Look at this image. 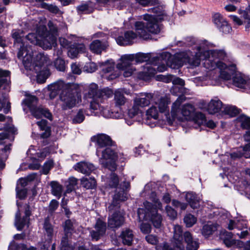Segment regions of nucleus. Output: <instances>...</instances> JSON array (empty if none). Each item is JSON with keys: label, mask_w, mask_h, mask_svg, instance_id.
I'll use <instances>...</instances> for the list:
<instances>
[{"label": "nucleus", "mask_w": 250, "mask_h": 250, "mask_svg": "<svg viewBox=\"0 0 250 250\" xmlns=\"http://www.w3.org/2000/svg\"><path fill=\"white\" fill-rule=\"evenodd\" d=\"M44 229L48 237V241H50L53 232V229L52 225L48 223L47 220H45L44 222Z\"/></svg>", "instance_id": "nucleus-55"}, {"label": "nucleus", "mask_w": 250, "mask_h": 250, "mask_svg": "<svg viewBox=\"0 0 250 250\" xmlns=\"http://www.w3.org/2000/svg\"><path fill=\"white\" fill-rule=\"evenodd\" d=\"M53 166V162L52 160H49L43 165V168H42V172L44 174H47L50 170L51 169V168Z\"/></svg>", "instance_id": "nucleus-60"}, {"label": "nucleus", "mask_w": 250, "mask_h": 250, "mask_svg": "<svg viewBox=\"0 0 250 250\" xmlns=\"http://www.w3.org/2000/svg\"><path fill=\"white\" fill-rule=\"evenodd\" d=\"M59 205V203L57 200L53 199L52 200L49 204V211L50 212H53L57 209Z\"/></svg>", "instance_id": "nucleus-64"}, {"label": "nucleus", "mask_w": 250, "mask_h": 250, "mask_svg": "<svg viewBox=\"0 0 250 250\" xmlns=\"http://www.w3.org/2000/svg\"><path fill=\"white\" fill-rule=\"evenodd\" d=\"M21 213L18 210L16 214V218L15 224L18 230H21L25 226L29 227V216L30 215V211L29 207L27 206L25 211V216L22 219L20 218Z\"/></svg>", "instance_id": "nucleus-25"}, {"label": "nucleus", "mask_w": 250, "mask_h": 250, "mask_svg": "<svg viewBox=\"0 0 250 250\" xmlns=\"http://www.w3.org/2000/svg\"><path fill=\"white\" fill-rule=\"evenodd\" d=\"M38 99L35 96H27L25 100V104L29 107L30 110H31L32 108L36 107Z\"/></svg>", "instance_id": "nucleus-51"}, {"label": "nucleus", "mask_w": 250, "mask_h": 250, "mask_svg": "<svg viewBox=\"0 0 250 250\" xmlns=\"http://www.w3.org/2000/svg\"><path fill=\"white\" fill-rule=\"evenodd\" d=\"M36 175L34 173L29 175L26 178L20 179L17 184V188H25V187L27 186L28 181L33 180Z\"/></svg>", "instance_id": "nucleus-47"}, {"label": "nucleus", "mask_w": 250, "mask_h": 250, "mask_svg": "<svg viewBox=\"0 0 250 250\" xmlns=\"http://www.w3.org/2000/svg\"><path fill=\"white\" fill-rule=\"evenodd\" d=\"M60 99L61 109L67 110L77 106L82 102V96L72 84L66 91L60 93Z\"/></svg>", "instance_id": "nucleus-11"}, {"label": "nucleus", "mask_w": 250, "mask_h": 250, "mask_svg": "<svg viewBox=\"0 0 250 250\" xmlns=\"http://www.w3.org/2000/svg\"><path fill=\"white\" fill-rule=\"evenodd\" d=\"M152 105L146 110V124L151 127L156 126L155 123H150L149 120L153 119L157 121L160 113H164L168 111V104H170L169 99L167 97H159L157 98L152 103Z\"/></svg>", "instance_id": "nucleus-10"}, {"label": "nucleus", "mask_w": 250, "mask_h": 250, "mask_svg": "<svg viewBox=\"0 0 250 250\" xmlns=\"http://www.w3.org/2000/svg\"><path fill=\"white\" fill-rule=\"evenodd\" d=\"M31 46L21 47L18 57L22 60L26 69H34L37 73V80L38 83H44L50 75L47 67L51 64V62L47 55L41 53L37 54Z\"/></svg>", "instance_id": "nucleus-3"}, {"label": "nucleus", "mask_w": 250, "mask_h": 250, "mask_svg": "<svg viewBox=\"0 0 250 250\" xmlns=\"http://www.w3.org/2000/svg\"><path fill=\"white\" fill-rule=\"evenodd\" d=\"M108 46L106 42H102L97 40L93 41L90 45V49L92 52L96 54H100Z\"/></svg>", "instance_id": "nucleus-32"}, {"label": "nucleus", "mask_w": 250, "mask_h": 250, "mask_svg": "<svg viewBox=\"0 0 250 250\" xmlns=\"http://www.w3.org/2000/svg\"><path fill=\"white\" fill-rule=\"evenodd\" d=\"M73 229V223L70 220H67L65 222L64 225V230L66 236H69V234L71 233V231Z\"/></svg>", "instance_id": "nucleus-56"}, {"label": "nucleus", "mask_w": 250, "mask_h": 250, "mask_svg": "<svg viewBox=\"0 0 250 250\" xmlns=\"http://www.w3.org/2000/svg\"><path fill=\"white\" fill-rule=\"evenodd\" d=\"M81 184L83 187L87 189L94 188L96 186V181L94 178H85L81 179Z\"/></svg>", "instance_id": "nucleus-43"}, {"label": "nucleus", "mask_w": 250, "mask_h": 250, "mask_svg": "<svg viewBox=\"0 0 250 250\" xmlns=\"http://www.w3.org/2000/svg\"><path fill=\"white\" fill-rule=\"evenodd\" d=\"M222 108L223 104L220 100L213 99L208 103L207 110L209 114H214L221 111Z\"/></svg>", "instance_id": "nucleus-30"}, {"label": "nucleus", "mask_w": 250, "mask_h": 250, "mask_svg": "<svg viewBox=\"0 0 250 250\" xmlns=\"http://www.w3.org/2000/svg\"><path fill=\"white\" fill-rule=\"evenodd\" d=\"M217 229V226L216 224L208 222L206 225L203 226L202 229V233L205 237H208L212 234Z\"/></svg>", "instance_id": "nucleus-39"}, {"label": "nucleus", "mask_w": 250, "mask_h": 250, "mask_svg": "<svg viewBox=\"0 0 250 250\" xmlns=\"http://www.w3.org/2000/svg\"><path fill=\"white\" fill-rule=\"evenodd\" d=\"M100 104L99 103V108L98 109H90L92 115H102L105 118H112L115 119H120L124 117L123 109H120V108L116 109L114 106L112 107L111 109H109L101 106Z\"/></svg>", "instance_id": "nucleus-16"}, {"label": "nucleus", "mask_w": 250, "mask_h": 250, "mask_svg": "<svg viewBox=\"0 0 250 250\" xmlns=\"http://www.w3.org/2000/svg\"><path fill=\"white\" fill-rule=\"evenodd\" d=\"M190 120L198 126H200L206 123V117L202 113L195 111Z\"/></svg>", "instance_id": "nucleus-45"}, {"label": "nucleus", "mask_w": 250, "mask_h": 250, "mask_svg": "<svg viewBox=\"0 0 250 250\" xmlns=\"http://www.w3.org/2000/svg\"><path fill=\"white\" fill-rule=\"evenodd\" d=\"M235 121L237 123H240L243 128L250 130V118L241 114L236 118Z\"/></svg>", "instance_id": "nucleus-41"}, {"label": "nucleus", "mask_w": 250, "mask_h": 250, "mask_svg": "<svg viewBox=\"0 0 250 250\" xmlns=\"http://www.w3.org/2000/svg\"><path fill=\"white\" fill-rule=\"evenodd\" d=\"M220 237L228 247H229L234 244V239L233 238V234L231 232L226 230H222L220 233Z\"/></svg>", "instance_id": "nucleus-36"}, {"label": "nucleus", "mask_w": 250, "mask_h": 250, "mask_svg": "<svg viewBox=\"0 0 250 250\" xmlns=\"http://www.w3.org/2000/svg\"><path fill=\"white\" fill-rule=\"evenodd\" d=\"M155 65L154 67L150 64H146L142 70L137 73V77L140 80L148 81L153 77L157 71Z\"/></svg>", "instance_id": "nucleus-24"}, {"label": "nucleus", "mask_w": 250, "mask_h": 250, "mask_svg": "<svg viewBox=\"0 0 250 250\" xmlns=\"http://www.w3.org/2000/svg\"><path fill=\"white\" fill-rule=\"evenodd\" d=\"M184 85H173L170 89L171 93L175 95H178L179 93L186 94L188 90L184 87Z\"/></svg>", "instance_id": "nucleus-48"}, {"label": "nucleus", "mask_w": 250, "mask_h": 250, "mask_svg": "<svg viewBox=\"0 0 250 250\" xmlns=\"http://www.w3.org/2000/svg\"><path fill=\"white\" fill-rule=\"evenodd\" d=\"M238 13L239 14L241 15V17L244 20V21H243L235 16V23L238 25L245 24L246 30H248L250 27V5H249L245 10L240 8L239 9Z\"/></svg>", "instance_id": "nucleus-23"}, {"label": "nucleus", "mask_w": 250, "mask_h": 250, "mask_svg": "<svg viewBox=\"0 0 250 250\" xmlns=\"http://www.w3.org/2000/svg\"><path fill=\"white\" fill-rule=\"evenodd\" d=\"M119 179L117 176L114 173H112L106 181L105 184V188H116L114 195L118 192L121 193L122 191H124L125 193L127 194L126 190L130 187L129 183L124 182L123 185L121 184L120 187H117ZM126 195H127V194Z\"/></svg>", "instance_id": "nucleus-17"}, {"label": "nucleus", "mask_w": 250, "mask_h": 250, "mask_svg": "<svg viewBox=\"0 0 250 250\" xmlns=\"http://www.w3.org/2000/svg\"><path fill=\"white\" fill-rule=\"evenodd\" d=\"M77 10L80 14L90 13L93 10L92 4L91 2L83 3L77 6Z\"/></svg>", "instance_id": "nucleus-42"}, {"label": "nucleus", "mask_w": 250, "mask_h": 250, "mask_svg": "<svg viewBox=\"0 0 250 250\" xmlns=\"http://www.w3.org/2000/svg\"><path fill=\"white\" fill-rule=\"evenodd\" d=\"M48 26L49 32H47L46 26L41 23H40V27L37 30L40 37L38 45L43 49H50L52 46H54L58 36V29L55 24L49 21Z\"/></svg>", "instance_id": "nucleus-9"}, {"label": "nucleus", "mask_w": 250, "mask_h": 250, "mask_svg": "<svg viewBox=\"0 0 250 250\" xmlns=\"http://www.w3.org/2000/svg\"><path fill=\"white\" fill-rule=\"evenodd\" d=\"M92 115L91 113H86L85 109H79L76 115L73 118L72 122L75 124H80L82 123L85 118L84 115Z\"/></svg>", "instance_id": "nucleus-46"}, {"label": "nucleus", "mask_w": 250, "mask_h": 250, "mask_svg": "<svg viewBox=\"0 0 250 250\" xmlns=\"http://www.w3.org/2000/svg\"><path fill=\"white\" fill-rule=\"evenodd\" d=\"M8 250H36V249L33 247L27 248L24 244H18L14 242L10 245Z\"/></svg>", "instance_id": "nucleus-49"}, {"label": "nucleus", "mask_w": 250, "mask_h": 250, "mask_svg": "<svg viewBox=\"0 0 250 250\" xmlns=\"http://www.w3.org/2000/svg\"><path fill=\"white\" fill-rule=\"evenodd\" d=\"M235 90H250V78L235 69Z\"/></svg>", "instance_id": "nucleus-21"}, {"label": "nucleus", "mask_w": 250, "mask_h": 250, "mask_svg": "<svg viewBox=\"0 0 250 250\" xmlns=\"http://www.w3.org/2000/svg\"><path fill=\"white\" fill-rule=\"evenodd\" d=\"M159 80H161L163 82H164L166 83H168L169 82H172L173 85L176 84H180L183 85L185 84L184 81L178 77H175L172 75H169L167 76L164 75H159L157 76Z\"/></svg>", "instance_id": "nucleus-34"}, {"label": "nucleus", "mask_w": 250, "mask_h": 250, "mask_svg": "<svg viewBox=\"0 0 250 250\" xmlns=\"http://www.w3.org/2000/svg\"><path fill=\"white\" fill-rule=\"evenodd\" d=\"M77 183L78 179L77 178L74 177H70L66 182V189L64 192V195L65 196L67 193H69L74 190Z\"/></svg>", "instance_id": "nucleus-44"}, {"label": "nucleus", "mask_w": 250, "mask_h": 250, "mask_svg": "<svg viewBox=\"0 0 250 250\" xmlns=\"http://www.w3.org/2000/svg\"><path fill=\"white\" fill-rule=\"evenodd\" d=\"M223 112L229 117L234 116V107L229 105H225L223 107Z\"/></svg>", "instance_id": "nucleus-57"}, {"label": "nucleus", "mask_w": 250, "mask_h": 250, "mask_svg": "<svg viewBox=\"0 0 250 250\" xmlns=\"http://www.w3.org/2000/svg\"><path fill=\"white\" fill-rule=\"evenodd\" d=\"M147 11L153 14L146 13L141 16L143 21H138L135 23L136 33L132 31H126L124 36H119L115 38L117 43L120 45L131 44L137 36L147 40L151 38V34H159L162 29V25L159 21L168 20V16L162 6H157L148 9Z\"/></svg>", "instance_id": "nucleus-2"}, {"label": "nucleus", "mask_w": 250, "mask_h": 250, "mask_svg": "<svg viewBox=\"0 0 250 250\" xmlns=\"http://www.w3.org/2000/svg\"><path fill=\"white\" fill-rule=\"evenodd\" d=\"M184 221L187 227H191L196 223L197 219L194 215L188 214L185 216Z\"/></svg>", "instance_id": "nucleus-50"}, {"label": "nucleus", "mask_w": 250, "mask_h": 250, "mask_svg": "<svg viewBox=\"0 0 250 250\" xmlns=\"http://www.w3.org/2000/svg\"><path fill=\"white\" fill-rule=\"evenodd\" d=\"M159 96L150 93H140L133 100V104L140 109L149 105L152 103Z\"/></svg>", "instance_id": "nucleus-18"}, {"label": "nucleus", "mask_w": 250, "mask_h": 250, "mask_svg": "<svg viewBox=\"0 0 250 250\" xmlns=\"http://www.w3.org/2000/svg\"><path fill=\"white\" fill-rule=\"evenodd\" d=\"M152 185V183L146 184L144 188V192L147 195L151 193L150 198L154 205L147 201L145 202L144 208H140L138 209V219L140 222L143 220H150L155 228H160L162 218V216L157 213V209H162V206L155 192L150 189Z\"/></svg>", "instance_id": "nucleus-4"}, {"label": "nucleus", "mask_w": 250, "mask_h": 250, "mask_svg": "<svg viewBox=\"0 0 250 250\" xmlns=\"http://www.w3.org/2000/svg\"><path fill=\"white\" fill-rule=\"evenodd\" d=\"M74 169L83 174L88 175L95 169L94 166L86 162H80L73 166Z\"/></svg>", "instance_id": "nucleus-27"}, {"label": "nucleus", "mask_w": 250, "mask_h": 250, "mask_svg": "<svg viewBox=\"0 0 250 250\" xmlns=\"http://www.w3.org/2000/svg\"><path fill=\"white\" fill-rule=\"evenodd\" d=\"M30 111L32 114L37 119L41 118L43 116L50 121L53 119L52 115L49 110L43 108L42 106L32 108Z\"/></svg>", "instance_id": "nucleus-29"}, {"label": "nucleus", "mask_w": 250, "mask_h": 250, "mask_svg": "<svg viewBox=\"0 0 250 250\" xmlns=\"http://www.w3.org/2000/svg\"><path fill=\"white\" fill-rule=\"evenodd\" d=\"M42 7L53 13L57 14L59 12V9L58 7L54 4H49L46 3H43L42 4Z\"/></svg>", "instance_id": "nucleus-58"}, {"label": "nucleus", "mask_w": 250, "mask_h": 250, "mask_svg": "<svg viewBox=\"0 0 250 250\" xmlns=\"http://www.w3.org/2000/svg\"><path fill=\"white\" fill-rule=\"evenodd\" d=\"M72 84L69 83H65L62 80H58L48 86V90L49 92V96L51 99H54L60 92H63L66 91Z\"/></svg>", "instance_id": "nucleus-19"}, {"label": "nucleus", "mask_w": 250, "mask_h": 250, "mask_svg": "<svg viewBox=\"0 0 250 250\" xmlns=\"http://www.w3.org/2000/svg\"><path fill=\"white\" fill-rule=\"evenodd\" d=\"M123 243L125 245H130L133 240V234L131 230L126 229L120 235Z\"/></svg>", "instance_id": "nucleus-40"}, {"label": "nucleus", "mask_w": 250, "mask_h": 250, "mask_svg": "<svg viewBox=\"0 0 250 250\" xmlns=\"http://www.w3.org/2000/svg\"><path fill=\"white\" fill-rule=\"evenodd\" d=\"M106 230V224L102 220L98 219L95 226V230L90 232L91 237L96 240H98L100 236L104 235Z\"/></svg>", "instance_id": "nucleus-28"}, {"label": "nucleus", "mask_w": 250, "mask_h": 250, "mask_svg": "<svg viewBox=\"0 0 250 250\" xmlns=\"http://www.w3.org/2000/svg\"><path fill=\"white\" fill-rule=\"evenodd\" d=\"M141 113V109L133 104L132 107L128 109L127 116L129 118H134L136 116Z\"/></svg>", "instance_id": "nucleus-52"}, {"label": "nucleus", "mask_w": 250, "mask_h": 250, "mask_svg": "<svg viewBox=\"0 0 250 250\" xmlns=\"http://www.w3.org/2000/svg\"><path fill=\"white\" fill-rule=\"evenodd\" d=\"M235 246L239 248L243 247L244 250H250V241H249L247 243L244 244L243 242L241 241L235 240Z\"/></svg>", "instance_id": "nucleus-61"}, {"label": "nucleus", "mask_w": 250, "mask_h": 250, "mask_svg": "<svg viewBox=\"0 0 250 250\" xmlns=\"http://www.w3.org/2000/svg\"><path fill=\"white\" fill-rule=\"evenodd\" d=\"M124 93H126L124 89H118L115 90L114 92V108L116 109L120 108L122 109V106L125 104L126 102V99L124 96Z\"/></svg>", "instance_id": "nucleus-26"}, {"label": "nucleus", "mask_w": 250, "mask_h": 250, "mask_svg": "<svg viewBox=\"0 0 250 250\" xmlns=\"http://www.w3.org/2000/svg\"><path fill=\"white\" fill-rule=\"evenodd\" d=\"M186 44L191 47L178 56V58L183 59V62H188L190 67L198 66L202 60L205 61L204 67L212 70L216 66L220 70V76L224 80H231V83L227 84L228 87L234 85V65L230 63H225L220 60H224L226 56L223 50H209L208 44L206 41H198L195 38L188 37L186 40Z\"/></svg>", "instance_id": "nucleus-1"}, {"label": "nucleus", "mask_w": 250, "mask_h": 250, "mask_svg": "<svg viewBox=\"0 0 250 250\" xmlns=\"http://www.w3.org/2000/svg\"><path fill=\"white\" fill-rule=\"evenodd\" d=\"M50 186L51 188L52 194L58 199H60L62 196L63 191L62 186L55 181H51L50 183Z\"/></svg>", "instance_id": "nucleus-37"}, {"label": "nucleus", "mask_w": 250, "mask_h": 250, "mask_svg": "<svg viewBox=\"0 0 250 250\" xmlns=\"http://www.w3.org/2000/svg\"><path fill=\"white\" fill-rule=\"evenodd\" d=\"M186 100L184 95L180 96L176 101L173 104L171 107V114L172 120L167 119V123L171 125L172 120L177 119L180 120L182 119L181 116L185 119L190 120L195 112V107L191 104H186L180 107L181 104Z\"/></svg>", "instance_id": "nucleus-8"}, {"label": "nucleus", "mask_w": 250, "mask_h": 250, "mask_svg": "<svg viewBox=\"0 0 250 250\" xmlns=\"http://www.w3.org/2000/svg\"><path fill=\"white\" fill-rule=\"evenodd\" d=\"M17 197L20 199H24L27 194L26 188H16Z\"/></svg>", "instance_id": "nucleus-62"}, {"label": "nucleus", "mask_w": 250, "mask_h": 250, "mask_svg": "<svg viewBox=\"0 0 250 250\" xmlns=\"http://www.w3.org/2000/svg\"><path fill=\"white\" fill-rule=\"evenodd\" d=\"M244 138L245 141L248 142L244 147V150L250 151V130L246 132L244 135Z\"/></svg>", "instance_id": "nucleus-63"}, {"label": "nucleus", "mask_w": 250, "mask_h": 250, "mask_svg": "<svg viewBox=\"0 0 250 250\" xmlns=\"http://www.w3.org/2000/svg\"><path fill=\"white\" fill-rule=\"evenodd\" d=\"M156 250H185L182 227L178 225L174 226V234L170 246L167 243L164 242L157 245Z\"/></svg>", "instance_id": "nucleus-14"}, {"label": "nucleus", "mask_w": 250, "mask_h": 250, "mask_svg": "<svg viewBox=\"0 0 250 250\" xmlns=\"http://www.w3.org/2000/svg\"><path fill=\"white\" fill-rule=\"evenodd\" d=\"M114 143L108 135L100 134L97 136L96 141V155L99 158L100 164L111 171L116 169L115 161L117 155L114 149Z\"/></svg>", "instance_id": "nucleus-5"}, {"label": "nucleus", "mask_w": 250, "mask_h": 250, "mask_svg": "<svg viewBox=\"0 0 250 250\" xmlns=\"http://www.w3.org/2000/svg\"><path fill=\"white\" fill-rule=\"evenodd\" d=\"M56 68L60 71H64L65 70L64 61L60 57H58L54 62Z\"/></svg>", "instance_id": "nucleus-54"}, {"label": "nucleus", "mask_w": 250, "mask_h": 250, "mask_svg": "<svg viewBox=\"0 0 250 250\" xmlns=\"http://www.w3.org/2000/svg\"><path fill=\"white\" fill-rule=\"evenodd\" d=\"M212 21L219 31L224 34H228L231 31L229 24L219 13H216L213 15Z\"/></svg>", "instance_id": "nucleus-20"}, {"label": "nucleus", "mask_w": 250, "mask_h": 250, "mask_svg": "<svg viewBox=\"0 0 250 250\" xmlns=\"http://www.w3.org/2000/svg\"><path fill=\"white\" fill-rule=\"evenodd\" d=\"M36 33L37 35H35L34 33H29L25 38L24 39L28 40L30 43H31L33 45H38L39 42L40 41V37L39 34V32H38L37 30L40 27V24H36ZM12 37L15 39V42L14 44L15 45H17L18 46V44H20V48L21 47H26V46H30V45H28L26 44L25 46H24V43H23L22 41L24 40V39H22L23 37V32L21 31L20 30H14L12 32ZM32 47H35V46H32L31 45ZM21 49H20V50Z\"/></svg>", "instance_id": "nucleus-15"}, {"label": "nucleus", "mask_w": 250, "mask_h": 250, "mask_svg": "<svg viewBox=\"0 0 250 250\" xmlns=\"http://www.w3.org/2000/svg\"><path fill=\"white\" fill-rule=\"evenodd\" d=\"M127 198L124 191L118 192L114 195L111 204L108 207L109 215L108 220V226L110 228H118L122 226L125 222L124 215L119 211L120 204Z\"/></svg>", "instance_id": "nucleus-6"}, {"label": "nucleus", "mask_w": 250, "mask_h": 250, "mask_svg": "<svg viewBox=\"0 0 250 250\" xmlns=\"http://www.w3.org/2000/svg\"><path fill=\"white\" fill-rule=\"evenodd\" d=\"M97 69L96 64L93 62H86L83 67V71L87 73H92Z\"/></svg>", "instance_id": "nucleus-53"}, {"label": "nucleus", "mask_w": 250, "mask_h": 250, "mask_svg": "<svg viewBox=\"0 0 250 250\" xmlns=\"http://www.w3.org/2000/svg\"><path fill=\"white\" fill-rule=\"evenodd\" d=\"M185 242L187 243V250H197L199 247L198 243L193 240L191 234L189 231H186L184 233Z\"/></svg>", "instance_id": "nucleus-33"}, {"label": "nucleus", "mask_w": 250, "mask_h": 250, "mask_svg": "<svg viewBox=\"0 0 250 250\" xmlns=\"http://www.w3.org/2000/svg\"><path fill=\"white\" fill-rule=\"evenodd\" d=\"M185 51L181 52L176 53L175 55L172 56L168 52H164L161 54L158 58V61L161 60L162 62L158 65L157 67V71L159 72H164L167 70V66L172 69H176L181 67L184 64H188V62H183V59L178 58V56L183 53L187 52Z\"/></svg>", "instance_id": "nucleus-12"}, {"label": "nucleus", "mask_w": 250, "mask_h": 250, "mask_svg": "<svg viewBox=\"0 0 250 250\" xmlns=\"http://www.w3.org/2000/svg\"><path fill=\"white\" fill-rule=\"evenodd\" d=\"M85 49V46L83 44L73 45V46L68 50V55L71 58H75L77 57L79 53L84 52Z\"/></svg>", "instance_id": "nucleus-35"}, {"label": "nucleus", "mask_w": 250, "mask_h": 250, "mask_svg": "<svg viewBox=\"0 0 250 250\" xmlns=\"http://www.w3.org/2000/svg\"><path fill=\"white\" fill-rule=\"evenodd\" d=\"M101 4H106L118 9H121L128 3L127 0H98Z\"/></svg>", "instance_id": "nucleus-31"}, {"label": "nucleus", "mask_w": 250, "mask_h": 250, "mask_svg": "<svg viewBox=\"0 0 250 250\" xmlns=\"http://www.w3.org/2000/svg\"><path fill=\"white\" fill-rule=\"evenodd\" d=\"M149 55L146 54L138 53L136 54H125L121 56L120 62L117 64V68L123 71L125 77H128L135 74L136 68L132 65V62L135 60L136 63H141L147 61Z\"/></svg>", "instance_id": "nucleus-7"}, {"label": "nucleus", "mask_w": 250, "mask_h": 250, "mask_svg": "<svg viewBox=\"0 0 250 250\" xmlns=\"http://www.w3.org/2000/svg\"><path fill=\"white\" fill-rule=\"evenodd\" d=\"M166 211L167 216L171 220L175 219L177 217V212L171 207L167 206L166 207Z\"/></svg>", "instance_id": "nucleus-59"}, {"label": "nucleus", "mask_w": 250, "mask_h": 250, "mask_svg": "<svg viewBox=\"0 0 250 250\" xmlns=\"http://www.w3.org/2000/svg\"><path fill=\"white\" fill-rule=\"evenodd\" d=\"M185 199L192 208H196L199 206V198L192 192H188L186 194Z\"/></svg>", "instance_id": "nucleus-38"}, {"label": "nucleus", "mask_w": 250, "mask_h": 250, "mask_svg": "<svg viewBox=\"0 0 250 250\" xmlns=\"http://www.w3.org/2000/svg\"><path fill=\"white\" fill-rule=\"evenodd\" d=\"M99 64L104 73H111V74L106 76V78L108 80H113L119 76V73L118 71L112 72L114 69L115 64L112 60L100 62Z\"/></svg>", "instance_id": "nucleus-22"}, {"label": "nucleus", "mask_w": 250, "mask_h": 250, "mask_svg": "<svg viewBox=\"0 0 250 250\" xmlns=\"http://www.w3.org/2000/svg\"><path fill=\"white\" fill-rule=\"evenodd\" d=\"M84 97L86 98L92 99L90 109L94 110L99 108V103H103L107 98L104 91L99 89L98 85L95 83H91L85 87Z\"/></svg>", "instance_id": "nucleus-13"}]
</instances>
